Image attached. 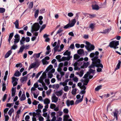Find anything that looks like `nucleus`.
<instances>
[{
  "label": "nucleus",
  "mask_w": 121,
  "mask_h": 121,
  "mask_svg": "<svg viewBox=\"0 0 121 121\" xmlns=\"http://www.w3.org/2000/svg\"><path fill=\"white\" fill-rule=\"evenodd\" d=\"M99 54V52L96 51L95 53L92 52L90 54V57L92 58L91 59L92 61V63L89 67V68H92L95 66L96 67H100L101 68H103V65L102 64L100 63V60L99 59H98Z\"/></svg>",
  "instance_id": "f257e3e1"
},
{
  "label": "nucleus",
  "mask_w": 121,
  "mask_h": 121,
  "mask_svg": "<svg viewBox=\"0 0 121 121\" xmlns=\"http://www.w3.org/2000/svg\"><path fill=\"white\" fill-rule=\"evenodd\" d=\"M40 26L38 23H35L34 24L33 26H31V32L33 33L34 31L38 30L39 29Z\"/></svg>",
  "instance_id": "f03ea898"
},
{
  "label": "nucleus",
  "mask_w": 121,
  "mask_h": 121,
  "mask_svg": "<svg viewBox=\"0 0 121 121\" xmlns=\"http://www.w3.org/2000/svg\"><path fill=\"white\" fill-rule=\"evenodd\" d=\"M76 22L75 19H73L71 23H69L67 24L64 26V28L65 29H67L68 28L73 27L74 26Z\"/></svg>",
  "instance_id": "7ed1b4c3"
},
{
  "label": "nucleus",
  "mask_w": 121,
  "mask_h": 121,
  "mask_svg": "<svg viewBox=\"0 0 121 121\" xmlns=\"http://www.w3.org/2000/svg\"><path fill=\"white\" fill-rule=\"evenodd\" d=\"M119 45V41H113L110 43L108 46L111 48H112L114 46H117Z\"/></svg>",
  "instance_id": "20e7f679"
},
{
  "label": "nucleus",
  "mask_w": 121,
  "mask_h": 121,
  "mask_svg": "<svg viewBox=\"0 0 121 121\" xmlns=\"http://www.w3.org/2000/svg\"><path fill=\"white\" fill-rule=\"evenodd\" d=\"M39 65L38 63L36 62H35L31 64L29 67L28 70H29L35 67L37 68L39 67Z\"/></svg>",
  "instance_id": "39448f33"
},
{
  "label": "nucleus",
  "mask_w": 121,
  "mask_h": 121,
  "mask_svg": "<svg viewBox=\"0 0 121 121\" xmlns=\"http://www.w3.org/2000/svg\"><path fill=\"white\" fill-rule=\"evenodd\" d=\"M112 113L113 114V116L115 118L116 120L117 121L118 119V116L120 114V113H119V111L118 110L115 109L114 111Z\"/></svg>",
  "instance_id": "423d86ee"
},
{
  "label": "nucleus",
  "mask_w": 121,
  "mask_h": 121,
  "mask_svg": "<svg viewBox=\"0 0 121 121\" xmlns=\"http://www.w3.org/2000/svg\"><path fill=\"white\" fill-rule=\"evenodd\" d=\"M91 47L88 46H85V47L86 49L89 51H91L92 50H93L94 49L95 46L94 45H91Z\"/></svg>",
  "instance_id": "0eeeda50"
},
{
  "label": "nucleus",
  "mask_w": 121,
  "mask_h": 121,
  "mask_svg": "<svg viewBox=\"0 0 121 121\" xmlns=\"http://www.w3.org/2000/svg\"><path fill=\"white\" fill-rule=\"evenodd\" d=\"M66 103L67 106L69 107L70 105H72L74 104V101L73 100L70 101L69 100H67L66 102Z\"/></svg>",
  "instance_id": "6e6552de"
},
{
  "label": "nucleus",
  "mask_w": 121,
  "mask_h": 121,
  "mask_svg": "<svg viewBox=\"0 0 121 121\" xmlns=\"http://www.w3.org/2000/svg\"><path fill=\"white\" fill-rule=\"evenodd\" d=\"M21 108H20L17 111V114L16 116V121H17L19 120V114L20 113Z\"/></svg>",
  "instance_id": "1a4fd4ad"
},
{
  "label": "nucleus",
  "mask_w": 121,
  "mask_h": 121,
  "mask_svg": "<svg viewBox=\"0 0 121 121\" xmlns=\"http://www.w3.org/2000/svg\"><path fill=\"white\" fill-rule=\"evenodd\" d=\"M52 102H54L55 103H56L58 100V98L56 97L55 95L52 97Z\"/></svg>",
  "instance_id": "9d476101"
},
{
  "label": "nucleus",
  "mask_w": 121,
  "mask_h": 121,
  "mask_svg": "<svg viewBox=\"0 0 121 121\" xmlns=\"http://www.w3.org/2000/svg\"><path fill=\"white\" fill-rule=\"evenodd\" d=\"M43 77H41L40 78V79L41 81H43V79L46 78L47 77V74L45 72H44L43 74Z\"/></svg>",
  "instance_id": "9b49d317"
},
{
  "label": "nucleus",
  "mask_w": 121,
  "mask_h": 121,
  "mask_svg": "<svg viewBox=\"0 0 121 121\" xmlns=\"http://www.w3.org/2000/svg\"><path fill=\"white\" fill-rule=\"evenodd\" d=\"M27 78L28 77L27 76L22 77L21 79V82L23 83L24 82H26L27 80Z\"/></svg>",
  "instance_id": "f8f14e48"
},
{
  "label": "nucleus",
  "mask_w": 121,
  "mask_h": 121,
  "mask_svg": "<svg viewBox=\"0 0 121 121\" xmlns=\"http://www.w3.org/2000/svg\"><path fill=\"white\" fill-rule=\"evenodd\" d=\"M63 65V63H60L58 65V67L57 69V71L58 72H60V70H61V68Z\"/></svg>",
  "instance_id": "ddd939ff"
},
{
  "label": "nucleus",
  "mask_w": 121,
  "mask_h": 121,
  "mask_svg": "<svg viewBox=\"0 0 121 121\" xmlns=\"http://www.w3.org/2000/svg\"><path fill=\"white\" fill-rule=\"evenodd\" d=\"M92 7L93 9L96 10H98L99 8V6L98 5L96 4L95 5H92Z\"/></svg>",
  "instance_id": "4468645a"
},
{
  "label": "nucleus",
  "mask_w": 121,
  "mask_h": 121,
  "mask_svg": "<svg viewBox=\"0 0 121 121\" xmlns=\"http://www.w3.org/2000/svg\"><path fill=\"white\" fill-rule=\"evenodd\" d=\"M26 40V39L24 37H22L21 40L20 41V45H24V43H25V41Z\"/></svg>",
  "instance_id": "2eb2a0df"
},
{
  "label": "nucleus",
  "mask_w": 121,
  "mask_h": 121,
  "mask_svg": "<svg viewBox=\"0 0 121 121\" xmlns=\"http://www.w3.org/2000/svg\"><path fill=\"white\" fill-rule=\"evenodd\" d=\"M16 43H18L20 40V36L18 34H16Z\"/></svg>",
  "instance_id": "dca6fc26"
},
{
  "label": "nucleus",
  "mask_w": 121,
  "mask_h": 121,
  "mask_svg": "<svg viewBox=\"0 0 121 121\" xmlns=\"http://www.w3.org/2000/svg\"><path fill=\"white\" fill-rule=\"evenodd\" d=\"M77 53L79 55H82L84 54V52L83 49H80L77 51Z\"/></svg>",
  "instance_id": "f3484780"
},
{
  "label": "nucleus",
  "mask_w": 121,
  "mask_h": 121,
  "mask_svg": "<svg viewBox=\"0 0 121 121\" xmlns=\"http://www.w3.org/2000/svg\"><path fill=\"white\" fill-rule=\"evenodd\" d=\"M24 49L25 45H23L20 47L19 50L17 52L18 53H19L20 52L22 53Z\"/></svg>",
  "instance_id": "a211bd4d"
},
{
  "label": "nucleus",
  "mask_w": 121,
  "mask_h": 121,
  "mask_svg": "<svg viewBox=\"0 0 121 121\" xmlns=\"http://www.w3.org/2000/svg\"><path fill=\"white\" fill-rule=\"evenodd\" d=\"M12 52V51L11 50L9 51L5 54V58H7L8 57L11 55Z\"/></svg>",
  "instance_id": "6ab92c4d"
},
{
  "label": "nucleus",
  "mask_w": 121,
  "mask_h": 121,
  "mask_svg": "<svg viewBox=\"0 0 121 121\" xmlns=\"http://www.w3.org/2000/svg\"><path fill=\"white\" fill-rule=\"evenodd\" d=\"M14 33L12 32L10 33L9 35V38L8 39V41L10 43V41L12 38V37L14 35Z\"/></svg>",
  "instance_id": "aec40b11"
},
{
  "label": "nucleus",
  "mask_w": 121,
  "mask_h": 121,
  "mask_svg": "<svg viewBox=\"0 0 121 121\" xmlns=\"http://www.w3.org/2000/svg\"><path fill=\"white\" fill-rule=\"evenodd\" d=\"M69 58L68 56L67 57H63L60 59L61 61H63L65 60L69 61Z\"/></svg>",
  "instance_id": "412c9836"
},
{
  "label": "nucleus",
  "mask_w": 121,
  "mask_h": 121,
  "mask_svg": "<svg viewBox=\"0 0 121 121\" xmlns=\"http://www.w3.org/2000/svg\"><path fill=\"white\" fill-rule=\"evenodd\" d=\"M43 102L44 104H48L50 103V100L48 98H46L44 100Z\"/></svg>",
  "instance_id": "4be33fe9"
},
{
  "label": "nucleus",
  "mask_w": 121,
  "mask_h": 121,
  "mask_svg": "<svg viewBox=\"0 0 121 121\" xmlns=\"http://www.w3.org/2000/svg\"><path fill=\"white\" fill-rule=\"evenodd\" d=\"M121 63V61L120 60H118V62L117 65L115 69V71L120 68V66Z\"/></svg>",
  "instance_id": "5701e85b"
},
{
  "label": "nucleus",
  "mask_w": 121,
  "mask_h": 121,
  "mask_svg": "<svg viewBox=\"0 0 121 121\" xmlns=\"http://www.w3.org/2000/svg\"><path fill=\"white\" fill-rule=\"evenodd\" d=\"M55 94L57 96H60L62 95V91L61 90L56 91Z\"/></svg>",
  "instance_id": "b1692460"
},
{
  "label": "nucleus",
  "mask_w": 121,
  "mask_h": 121,
  "mask_svg": "<svg viewBox=\"0 0 121 121\" xmlns=\"http://www.w3.org/2000/svg\"><path fill=\"white\" fill-rule=\"evenodd\" d=\"M88 59L87 57H86L84 58V59L83 58H81L78 60L77 61L78 62L80 61H82L84 60L85 61H87L88 60Z\"/></svg>",
  "instance_id": "393cba45"
},
{
  "label": "nucleus",
  "mask_w": 121,
  "mask_h": 121,
  "mask_svg": "<svg viewBox=\"0 0 121 121\" xmlns=\"http://www.w3.org/2000/svg\"><path fill=\"white\" fill-rule=\"evenodd\" d=\"M78 64V62H76L73 65L74 66V69L75 70H76L78 69H80L79 68H78L77 66V65Z\"/></svg>",
  "instance_id": "a878e982"
},
{
  "label": "nucleus",
  "mask_w": 121,
  "mask_h": 121,
  "mask_svg": "<svg viewBox=\"0 0 121 121\" xmlns=\"http://www.w3.org/2000/svg\"><path fill=\"white\" fill-rule=\"evenodd\" d=\"M42 53V52H41L38 54L35 53L33 56V57L35 58V56L36 58H38L40 57V55Z\"/></svg>",
  "instance_id": "bb28decb"
},
{
  "label": "nucleus",
  "mask_w": 121,
  "mask_h": 121,
  "mask_svg": "<svg viewBox=\"0 0 121 121\" xmlns=\"http://www.w3.org/2000/svg\"><path fill=\"white\" fill-rule=\"evenodd\" d=\"M26 97L25 94H24L23 93L22 95V96L21 98H20V100L21 101H23L26 99Z\"/></svg>",
  "instance_id": "cd10ccee"
},
{
  "label": "nucleus",
  "mask_w": 121,
  "mask_h": 121,
  "mask_svg": "<svg viewBox=\"0 0 121 121\" xmlns=\"http://www.w3.org/2000/svg\"><path fill=\"white\" fill-rule=\"evenodd\" d=\"M15 95V87H13L12 89V96H14Z\"/></svg>",
  "instance_id": "c85d7f7f"
},
{
  "label": "nucleus",
  "mask_w": 121,
  "mask_h": 121,
  "mask_svg": "<svg viewBox=\"0 0 121 121\" xmlns=\"http://www.w3.org/2000/svg\"><path fill=\"white\" fill-rule=\"evenodd\" d=\"M71 54L70 52H69L68 50H67L64 53L63 55L64 56L67 55L68 56L70 55Z\"/></svg>",
  "instance_id": "c756f323"
},
{
  "label": "nucleus",
  "mask_w": 121,
  "mask_h": 121,
  "mask_svg": "<svg viewBox=\"0 0 121 121\" xmlns=\"http://www.w3.org/2000/svg\"><path fill=\"white\" fill-rule=\"evenodd\" d=\"M74 59L75 60H78L80 57L77 54H75L74 56Z\"/></svg>",
  "instance_id": "7c9ffc66"
},
{
  "label": "nucleus",
  "mask_w": 121,
  "mask_h": 121,
  "mask_svg": "<svg viewBox=\"0 0 121 121\" xmlns=\"http://www.w3.org/2000/svg\"><path fill=\"white\" fill-rule=\"evenodd\" d=\"M69 117V115H66L64 116V118H63V120L64 121H67Z\"/></svg>",
  "instance_id": "2f4dec72"
},
{
  "label": "nucleus",
  "mask_w": 121,
  "mask_h": 121,
  "mask_svg": "<svg viewBox=\"0 0 121 121\" xmlns=\"http://www.w3.org/2000/svg\"><path fill=\"white\" fill-rule=\"evenodd\" d=\"M111 29H110L108 28L104 30L103 32H101L103 33L106 34L107 33H108L110 30Z\"/></svg>",
  "instance_id": "473e14b6"
},
{
  "label": "nucleus",
  "mask_w": 121,
  "mask_h": 121,
  "mask_svg": "<svg viewBox=\"0 0 121 121\" xmlns=\"http://www.w3.org/2000/svg\"><path fill=\"white\" fill-rule=\"evenodd\" d=\"M19 26V21L18 20H17L15 22V27L17 29H19L18 27Z\"/></svg>",
  "instance_id": "72a5a7b5"
},
{
  "label": "nucleus",
  "mask_w": 121,
  "mask_h": 121,
  "mask_svg": "<svg viewBox=\"0 0 121 121\" xmlns=\"http://www.w3.org/2000/svg\"><path fill=\"white\" fill-rule=\"evenodd\" d=\"M21 73L18 70H17L16 71V77H18L20 76Z\"/></svg>",
  "instance_id": "f704fd0d"
},
{
  "label": "nucleus",
  "mask_w": 121,
  "mask_h": 121,
  "mask_svg": "<svg viewBox=\"0 0 121 121\" xmlns=\"http://www.w3.org/2000/svg\"><path fill=\"white\" fill-rule=\"evenodd\" d=\"M48 78H51L53 77V75L50 71H49L48 74Z\"/></svg>",
  "instance_id": "c9c22d12"
},
{
  "label": "nucleus",
  "mask_w": 121,
  "mask_h": 121,
  "mask_svg": "<svg viewBox=\"0 0 121 121\" xmlns=\"http://www.w3.org/2000/svg\"><path fill=\"white\" fill-rule=\"evenodd\" d=\"M95 24L94 23H91L89 27L92 30H93L95 27Z\"/></svg>",
  "instance_id": "e433bc0d"
},
{
  "label": "nucleus",
  "mask_w": 121,
  "mask_h": 121,
  "mask_svg": "<svg viewBox=\"0 0 121 121\" xmlns=\"http://www.w3.org/2000/svg\"><path fill=\"white\" fill-rule=\"evenodd\" d=\"M12 83L13 84V86H15V77L14 76L12 77Z\"/></svg>",
  "instance_id": "4c0bfd02"
},
{
  "label": "nucleus",
  "mask_w": 121,
  "mask_h": 121,
  "mask_svg": "<svg viewBox=\"0 0 121 121\" xmlns=\"http://www.w3.org/2000/svg\"><path fill=\"white\" fill-rule=\"evenodd\" d=\"M102 86L101 85L98 86L97 87L95 88V90L96 91H99V90L101 89Z\"/></svg>",
  "instance_id": "58836bf2"
},
{
  "label": "nucleus",
  "mask_w": 121,
  "mask_h": 121,
  "mask_svg": "<svg viewBox=\"0 0 121 121\" xmlns=\"http://www.w3.org/2000/svg\"><path fill=\"white\" fill-rule=\"evenodd\" d=\"M59 87V84H57L56 85H53L52 86V88L53 89H58Z\"/></svg>",
  "instance_id": "ea45409f"
},
{
  "label": "nucleus",
  "mask_w": 121,
  "mask_h": 121,
  "mask_svg": "<svg viewBox=\"0 0 121 121\" xmlns=\"http://www.w3.org/2000/svg\"><path fill=\"white\" fill-rule=\"evenodd\" d=\"M39 12V10L38 9L36 10L35 12V18H37L38 16Z\"/></svg>",
  "instance_id": "a19ab883"
},
{
  "label": "nucleus",
  "mask_w": 121,
  "mask_h": 121,
  "mask_svg": "<svg viewBox=\"0 0 121 121\" xmlns=\"http://www.w3.org/2000/svg\"><path fill=\"white\" fill-rule=\"evenodd\" d=\"M88 66L87 64H86V63L84 62L83 65L81 66L80 68H86Z\"/></svg>",
  "instance_id": "79ce46f5"
},
{
  "label": "nucleus",
  "mask_w": 121,
  "mask_h": 121,
  "mask_svg": "<svg viewBox=\"0 0 121 121\" xmlns=\"http://www.w3.org/2000/svg\"><path fill=\"white\" fill-rule=\"evenodd\" d=\"M42 61L43 65H47L48 63V62L45 59H42Z\"/></svg>",
  "instance_id": "37998d69"
},
{
  "label": "nucleus",
  "mask_w": 121,
  "mask_h": 121,
  "mask_svg": "<svg viewBox=\"0 0 121 121\" xmlns=\"http://www.w3.org/2000/svg\"><path fill=\"white\" fill-rule=\"evenodd\" d=\"M63 90L65 92H67L69 90V88L68 86H67L65 85L64 86Z\"/></svg>",
  "instance_id": "c03bdc74"
},
{
  "label": "nucleus",
  "mask_w": 121,
  "mask_h": 121,
  "mask_svg": "<svg viewBox=\"0 0 121 121\" xmlns=\"http://www.w3.org/2000/svg\"><path fill=\"white\" fill-rule=\"evenodd\" d=\"M14 109L13 108H11L9 111L8 114L9 115L11 116L12 113L13 112Z\"/></svg>",
  "instance_id": "a18cd8bd"
},
{
  "label": "nucleus",
  "mask_w": 121,
  "mask_h": 121,
  "mask_svg": "<svg viewBox=\"0 0 121 121\" xmlns=\"http://www.w3.org/2000/svg\"><path fill=\"white\" fill-rule=\"evenodd\" d=\"M87 74H85L83 77V78H88L89 75L90 74V73L89 72H87Z\"/></svg>",
  "instance_id": "49530a36"
},
{
  "label": "nucleus",
  "mask_w": 121,
  "mask_h": 121,
  "mask_svg": "<svg viewBox=\"0 0 121 121\" xmlns=\"http://www.w3.org/2000/svg\"><path fill=\"white\" fill-rule=\"evenodd\" d=\"M56 107V105L55 104H51L50 106V108L51 109H54Z\"/></svg>",
  "instance_id": "de8ad7c7"
},
{
  "label": "nucleus",
  "mask_w": 121,
  "mask_h": 121,
  "mask_svg": "<svg viewBox=\"0 0 121 121\" xmlns=\"http://www.w3.org/2000/svg\"><path fill=\"white\" fill-rule=\"evenodd\" d=\"M33 2H30L29 5V9H31L32 8L33 6Z\"/></svg>",
  "instance_id": "09e8293b"
},
{
  "label": "nucleus",
  "mask_w": 121,
  "mask_h": 121,
  "mask_svg": "<svg viewBox=\"0 0 121 121\" xmlns=\"http://www.w3.org/2000/svg\"><path fill=\"white\" fill-rule=\"evenodd\" d=\"M22 66V65L21 63L17 64L16 65V67L17 68H21Z\"/></svg>",
  "instance_id": "8fccbe9b"
},
{
  "label": "nucleus",
  "mask_w": 121,
  "mask_h": 121,
  "mask_svg": "<svg viewBox=\"0 0 121 121\" xmlns=\"http://www.w3.org/2000/svg\"><path fill=\"white\" fill-rule=\"evenodd\" d=\"M89 80L88 79L87 80L85 79L84 80V82L85 83H83V85H87L89 82Z\"/></svg>",
  "instance_id": "3c124183"
},
{
  "label": "nucleus",
  "mask_w": 121,
  "mask_h": 121,
  "mask_svg": "<svg viewBox=\"0 0 121 121\" xmlns=\"http://www.w3.org/2000/svg\"><path fill=\"white\" fill-rule=\"evenodd\" d=\"M4 115L5 118V120L4 121H8L9 119V116L5 114H4Z\"/></svg>",
  "instance_id": "603ef678"
},
{
  "label": "nucleus",
  "mask_w": 121,
  "mask_h": 121,
  "mask_svg": "<svg viewBox=\"0 0 121 121\" xmlns=\"http://www.w3.org/2000/svg\"><path fill=\"white\" fill-rule=\"evenodd\" d=\"M2 90L3 91H4L6 89V85L5 83H3L2 85Z\"/></svg>",
  "instance_id": "864d4df0"
},
{
  "label": "nucleus",
  "mask_w": 121,
  "mask_h": 121,
  "mask_svg": "<svg viewBox=\"0 0 121 121\" xmlns=\"http://www.w3.org/2000/svg\"><path fill=\"white\" fill-rule=\"evenodd\" d=\"M45 82L48 85H49L50 84V80L49 79H45Z\"/></svg>",
  "instance_id": "5fc2aeb1"
},
{
  "label": "nucleus",
  "mask_w": 121,
  "mask_h": 121,
  "mask_svg": "<svg viewBox=\"0 0 121 121\" xmlns=\"http://www.w3.org/2000/svg\"><path fill=\"white\" fill-rule=\"evenodd\" d=\"M83 74L84 73L83 70H82L80 72V74H79V73H78V74L79 75V76L80 77H81L82 76Z\"/></svg>",
  "instance_id": "6e6d98bb"
},
{
  "label": "nucleus",
  "mask_w": 121,
  "mask_h": 121,
  "mask_svg": "<svg viewBox=\"0 0 121 121\" xmlns=\"http://www.w3.org/2000/svg\"><path fill=\"white\" fill-rule=\"evenodd\" d=\"M77 89L76 88L73 89L72 91V95H75L76 93Z\"/></svg>",
  "instance_id": "4d7b16f0"
},
{
  "label": "nucleus",
  "mask_w": 121,
  "mask_h": 121,
  "mask_svg": "<svg viewBox=\"0 0 121 121\" xmlns=\"http://www.w3.org/2000/svg\"><path fill=\"white\" fill-rule=\"evenodd\" d=\"M65 114L68 113L69 112V110L67 108H65L63 110Z\"/></svg>",
  "instance_id": "13d9d810"
},
{
  "label": "nucleus",
  "mask_w": 121,
  "mask_h": 121,
  "mask_svg": "<svg viewBox=\"0 0 121 121\" xmlns=\"http://www.w3.org/2000/svg\"><path fill=\"white\" fill-rule=\"evenodd\" d=\"M5 9L3 8H0V13H2L5 12Z\"/></svg>",
  "instance_id": "bf43d9fd"
},
{
  "label": "nucleus",
  "mask_w": 121,
  "mask_h": 121,
  "mask_svg": "<svg viewBox=\"0 0 121 121\" xmlns=\"http://www.w3.org/2000/svg\"><path fill=\"white\" fill-rule=\"evenodd\" d=\"M43 108V106L42 104H39L38 105V109H42Z\"/></svg>",
  "instance_id": "052dcab7"
},
{
  "label": "nucleus",
  "mask_w": 121,
  "mask_h": 121,
  "mask_svg": "<svg viewBox=\"0 0 121 121\" xmlns=\"http://www.w3.org/2000/svg\"><path fill=\"white\" fill-rule=\"evenodd\" d=\"M82 101L81 100H80V99H79L78 100H77L75 102V104H78L79 103L81 102Z\"/></svg>",
  "instance_id": "680f3d73"
},
{
  "label": "nucleus",
  "mask_w": 121,
  "mask_h": 121,
  "mask_svg": "<svg viewBox=\"0 0 121 121\" xmlns=\"http://www.w3.org/2000/svg\"><path fill=\"white\" fill-rule=\"evenodd\" d=\"M56 113L55 112H52L51 113V117H56L55 115H56Z\"/></svg>",
  "instance_id": "e2e57ef3"
},
{
  "label": "nucleus",
  "mask_w": 121,
  "mask_h": 121,
  "mask_svg": "<svg viewBox=\"0 0 121 121\" xmlns=\"http://www.w3.org/2000/svg\"><path fill=\"white\" fill-rule=\"evenodd\" d=\"M39 86L37 82H36L35 83L34 85V87L35 88H37Z\"/></svg>",
  "instance_id": "0e129e2a"
},
{
  "label": "nucleus",
  "mask_w": 121,
  "mask_h": 121,
  "mask_svg": "<svg viewBox=\"0 0 121 121\" xmlns=\"http://www.w3.org/2000/svg\"><path fill=\"white\" fill-rule=\"evenodd\" d=\"M7 96V95L6 94H5L4 95V96L3 98V101L4 102L5 101V100L6 99Z\"/></svg>",
  "instance_id": "69168bd1"
},
{
  "label": "nucleus",
  "mask_w": 121,
  "mask_h": 121,
  "mask_svg": "<svg viewBox=\"0 0 121 121\" xmlns=\"http://www.w3.org/2000/svg\"><path fill=\"white\" fill-rule=\"evenodd\" d=\"M42 71H41L39 73H38L36 75L35 78H38L39 75H40L41 73H42Z\"/></svg>",
  "instance_id": "338daca9"
},
{
  "label": "nucleus",
  "mask_w": 121,
  "mask_h": 121,
  "mask_svg": "<svg viewBox=\"0 0 121 121\" xmlns=\"http://www.w3.org/2000/svg\"><path fill=\"white\" fill-rule=\"evenodd\" d=\"M74 46L73 44H71L70 46L69 47V48L71 49H73L74 48Z\"/></svg>",
  "instance_id": "774afa93"
}]
</instances>
